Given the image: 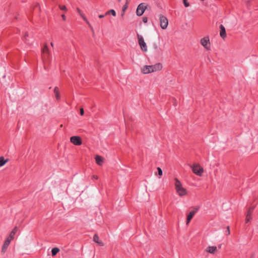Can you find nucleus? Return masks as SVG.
Instances as JSON below:
<instances>
[{
	"label": "nucleus",
	"instance_id": "c85d7f7f",
	"mask_svg": "<svg viewBox=\"0 0 258 258\" xmlns=\"http://www.w3.org/2000/svg\"><path fill=\"white\" fill-rule=\"evenodd\" d=\"M230 233V229H229V226H227V230L226 231V234L227 235H229Z\"/></svg>",
	"mask_w": 258,
	"mask_h": 258
},
{
	"label": "nucleus",
	"instance_id": "9d476101",
	"mask_svg": "<svg viewBox=\"0 0 258 258\" xmlns=\"http://www.w3.org/2000/svg\"><path fill=\"white\" fill-rule=\"evenodd\" d=\"M11 239H10L9 238H7V239L5 241L4 243L3 244V245L2 246V252L4 253L6 251V250L10 245V243L11 242Z\"/></svg>",
	"mask_w": 258,
	"mask_h": 258
},
{
	"label": "nucleus",
	"instance_id": "ddd939ff",
	"mask_svg": "<svg viewBox=\"0 0 258 258\" xmlns=\"http://www.w3.org/2000/svg\"><path fill=\"white\" fill-rule=\"evenodd\" d=\"M54 93L55 97L57 100H59L60 99V95L59 93V90L57 87H55L54 88Z\"/></svg>",
	"mask_w": 258,
	"mask_h": 258
},
{
	"label": "nucleus",
	"instance_id": "20e7f679",
	"mask_svg": "<svg viewBox=\"0 0 258 258\" xmlns=\"http://www.w3.org/2000/svg\"><path fill=\"white\" fill-rule=\"evenodd\" d=\"M190 167L192 168V172L198 176H201L204 172L203 168L199 164H194L190 166Z\"/></svg>",
	"mask_w": 258,
	"mask_h": 258
},
{
	"label": "nucleus",
	"instance_id": "2eb2a0df",
	"mask_svg": "<svg viewBox=\"0 0 258 258\" xmlns=\"http://www.w3.org/2000/svg\"><path fill=\"white\" fill-rule=\"evenodd\" d=\"M217 248L216 246H208L207 249L206 251L210 253L214 254L215 253V252L217 251Z\"/></svg>",
	"mask_w": 258,
	"mask_h": 258
},
{
	"label": "nucleus",
	"instance_id": "0eeeda50",
	"mask_svg": "<svg viewBox=\"0 0 258 258\" xmlns=\"http://www.w3.org/2000/svg\"><path fill=\"white\" fill-rule=\"evenodd\" d=\"M137 36L138 39V42L141 49L143 51L146 52L147 51V46L146 43H145L143 37L141 35H140L139 34H138Z\"/></svg>",
	"mask_w": 258,
	"mask_h": 258
},
{
	"label": "nucleus",
	"instance_id": "1a4fd4ad",
	"mask_svg": "<svg viewBox=\"0 0 258 258\" xmlns=\"http://www.w3.org/2000/svg\"><path fill=\"white\" fill-rule=\"evenodd\" d=\"M194 210L191 211L187 215L186 224H188L194 216L199 210V207H195Z\"/></svg>",
	"mask_w": 258,
	"mask_h": 258
},
{
	"label": "nucleus",
	"instance_id": "bb28decb",
	"mask_svg": "<svg viewBox=\"0 0 258 258\" xmlns=\"http://www.w3.org/2000/svg\"><path fill=\"white\" fill-rule=\"evenodd\" d=\"M158 175L161 176L162 175V170L160 167L157 168Z\"/></svg>",
	"mask_w": 258,
	"mask_h": 258
},
{
	"label": "nucleus",
	"instance_id": "f3484780",
	"mask_svg": "<svg viewBox=\"0 0 258 258\" xmlns=\"http://www.w3.org/2000/svg\"><path fill=\"white\" fill-rule=\"evenodd\" d=\"M253 209H254V207H252V208H250L249 209L248 211L247 212V215L246 217V219H245L246 223H248L251 219V218L250 217V215H251V213L252 212Z\"/></svg>",
	"mask_w": 258,
	"mask_h": 258
},
{
	"label": "nucleus",
	"instance_id": "f03ea898",
	"mask_svg": "<svg viewBox=\"0 0 258 258\" xmlns=\"http://www.w3.org/2000/svg\"><path fill=\"white\" fill-rule=\"evenodd\" d=\"M174 180L175 188L177 194L180 197L185 196L187 194L186 189L182 187L181 183L177 178H175Z\"/></svg>",
	"mask_w": 258,
	"mask_h": 258
},
{
	"label": "nucleus",
	"instance_id": "aec40b11",
	"mask_svg": "<svg viewBox=\"0 0 258 258\" xmlns=\"http://www.w3.org/2000/svg\"><path fill=\"white\" fill-rule=\"evenodd\" d=\"M77 11L84 20H86V17H85V15L83 13L82 11L79 8H77Z\"/></svg>",
	"mask_w": 258,
	"mask_h": 258
},
{
	"label": "nucleus",
	"instance_id": "6ab92c4d",
	"mask_svg": "<svg viewBox=\"0 0 258 258\" xmlns=\"http://www.w3.org/2000/svg\"><path fill=\"white\" fill-rule=\"evenodd\" d=\"M8 161V159L5 160L3 156L0 157V167L4 165Z\"/></svg>",
	"mask_w": 258,
	"mask_h": 258
},
{
	"label": "nucleus",
	"instance_id": "f704fd0d",
	"mask_svg": "<svg viewBox=\"0 0 258 258\" xmlns=\"http://www.w3.org/2000/svg\"><path fill=\"white\" fill-rule=\"evenodd\" d=\"M104 17V15H100L99 16V18H103Z\"/></svg>",
	"mask_w": 258,
	"mask_h": 258
},
{
	"label": "nucleus",
	"instance_id": "a211bd4d",
	"mask_svg": "<svg viewBox=\"0 0 258 258\" xmlns=\"http://www.w3.org/2000/svg\"><path fill=\"white\" fill-rule=\"evenodd\" d=\"M17 227H15L13 229V230L12 231V232H11L10 234V236L8 238H10V239H11V240H12L13 238H14V236L15 235V234H16V233L17 232Z\"/></svg>",
	"mask_w": 258,
	"mask_h": 258
},
{
	"label": "nucleus",
	"instance_id": "412c9836",
	"mask_svg": "<svg viewBox=\"0 0 258 258\" xmlns=\"http://www.w3.org/2000/svg\"><path fill=\"white\" fill-rule=\"evenodd\" d=\"M59 251V249L57 247H54L51 250L52 255H55Z\"/></svg>",
	"mask_w": 258,
	"mask_h": 258
},
{
	"label": "nucleus",
	"instance_id": "7ed1b4c3",
	"mask_svg": "<svg viewBox=\"0 0 258 258\" xmlns=\"http://www.w3.org/2000/svg\"><path fill=\"white\" fill-rule=\"evenodd\" d=\"M200 43L206 50H210L211 49V44L209 37L207 36L202 38Z\"/></svg>",
	"mask_w": 258,
	"mask_h": 258
},
{
	"label": "nucleus",
	"instance_id": "b1692460",
	"mask_svg": "<svg viewBox=\"0 0 258 258\" xmlns=\"http://www.w3.org/2000/svg\"><path fill=\"white\" fill-rule=\"evenodd\" d=\"M58 7H59V8L61 10V11H64V12H66L67 11L68 9L67 8V7L65 6H61V5H58Z\"/></svg>",
	"mask_w": 258,
	"mask_h": 258
},
{
	"label": "nucleus",
	"instance_id": "7c9ffc66",
	"mask_svg": "<svg viewBox=\"0 0 258 258\" xmlns=\"http://www.w3.org/2000/svg\"><path fill=\"white\" fill-rule=\"evenodd\" d=\"M84 109H83V108H82L80 109V114L81 115H84Z\"/></svg>",
	"mask_w": 258,
	"mask_h": 258
},
{
	"label": "nucleus",
	"instance_id": "2f4dec72",
	"mask_svg": "<svg viewBox=\"0 0 258 258\" xmlns=\"http://www.w3.org/2000/svg\"><path fill=\"white\" fill-rule=\"evenodd\" d=\"M98 178V176L94 175L92 176V179H97Z\"/></svg>",
	"mask_w": 258,
	"mask_h": 258
},
{
	"label": "nucleus",
	"instance_id": "423d86ee",
	"mask_svg": "<svg viewBox=\"0 0 258 258\" xmlns=\"http://www.w3.org/2000/svg\"><path fill=\"white\" fill-rule=\"evenodd\" d=\"M147 6L148 5L145 3H141L139 4L136 11L137 15L139 16H142L144 14Z\"/></svg>",
	"mask_w": 258,
	"mask_h": 258
},
{
	"label": "nucleus",
	"instance_id": "6e6552de",
	"mask_svg": "<svg viewBox=\"0 0 258 258\" xmlns=\"http://www.w3.org/2000/svg\"><path fill=\"white\" fill-rule=\"evenodd\" d=\"M70 142L76 146L82 145V139L79 136H72L70 138Z\"/></svg>",
	"mask_w": 258,
	"mask_h": 258
},
{
	"label": "nucleus",
	"instance_id": "c9c22d12",
	"mask_svg": "<svg viewBox=\"0 0 258 258\" xmlns=\"http://www.w3.org/2000/svg\"><path fill=\"white\" fill-rule=\"evenodd\" d=\"M50 45H51V46L52 47H53V43H52V42H51Z\"/></svg>",
	"mask_w": 258,
	"mask_h": 258
},
{
	"label": "nucleus",
	"instance_id": "4be33fe9",
	"mask_svg": "<svg viewBox=\"0 0 258 258\" xmlns=\"http://www.w3.org/2000/svg\"><path fill=\"white\" fill-rule=\"evenodd\" d=\"M48 52H49V50H48V46L46 44H45L43 49H42V53H47Z\"/></svg>",
	"mask_w": 258,
	"mask_h": 258
},
{
	"label": "nucleus",
	"instance_id": "39448f33",
	"mask_svg": "<svg viewBox=\"0 0 258 258\" xmlns=\"http://www.w3.org/2000/svg\"><path fill=\"white\" fill-rule=\"evenodd\" d=\"M159 19H160V25L161 28L162 29H166L168 26V20L167 18L165 16H164L162 15H160Z\"/></svg>",
	"mask_w": 258,
	"mask_h": 258
},
{
	"label": "nucleus",
	"instance_id": "72a5a7b5",
	"mask_svg": "<svg viewBox=\"0 0 258 258\" xmlns=\"http://www.w3.org/2000/svg\"><path fill=\"white\" fill-rule=\"evenodd\" d=\"M84 21L86 22V23H87V24L89 26H90V24L89 22H88V21L87 20V19H86V20H84Z\"/></svg>",
	"mask_w": 258,
	"mask_h": 258
},
{
	"label": "nucleus",
	"instance_id": "dca6fc26",
	"mask_svg": "<svg viewBox=\"0 0 258 258\" xmlns=\"http://www.w3.org/2000/svg\"><path fill=\"white\" fill-rule=\"evenodd\" d=\"M95 160H96V163L98 165H102L103 163L104 159L102 157L99 156V155H97L95 157Z\"/></svg>",
	"mask_w": 258,
	"mask_h": 258
},
{
	"label": "nucleus",
	"instance_id": "c756f323",
	"mask_svg": "<svg viewBox=\"0 0 258 258\" xmlns=\"http://www.w3.org/2000/svg\"><path fill=\"white\" fill-rule=\"evenodd\" d=\"M143 21L144 23H146L148 21V18L146 17H144L143 18Z\"/></svg>",
	"mask_w": 258,
	"mask_h": 258
},
{
	"label": "nucleus",
	"instance_id": "f257e3e1",
	"mask_svg": "<svg viewBox=\"0 0 258 258\" xmlns=\"http://www.w3.org/2000/svg\"><path fill=\"white\" fill-rule=\"evenodd\" d=\"M162 68V65L160 63H156L154 65L145 66L142 69V72L145 74L157 72L161 70Z\"/></svg>",
	"mask_w": 258,
	"mask_h": 258
},
{
	"label": "nucleus",
	"instance_id": "4c0bfd02",
	"mask_svg": "<svg viewBox=\"0 0 258 258\" xmlns=\"http://www.w3.org/2000/svg\"><path fill=\"white\" fill-rule=\"evenodd\" d=\"M119 1H120L121 0H118Z\"/></svg>",
	"mask_w": 258,
	"mask_h": 258
},
{
	"label": "nucleus",
	"instance_id": "473e14b6",
	"mask_svg": "<svg viewBox=\"0 0 258 258\" xmlns=\"http://www.w3.org/2000/svg\"><path fill=\"white\" fill-rule=\"evenodd\" d=\"M61 18H62L63 20L65 21L66 20V17L64 15H61Z\"/></svg>",
	"mask_w": 258,
	"mask_h": 258
},
{
	"label": "nucleus",
	"instance_id": "393cba45",
	"mask_svg": "<svg viewBox=\"0 0 258 258\" xmlns=\"http://www.w3.org/2000/svg\"><path fill=\"white\" fill-rule=\"evenodd\" d=\"M28 36V33L25 32L24 35L23 36V40L27 43H29V42L27 41L26 37Z\"/></svg>",
	"mask_w": 258,
	"mask_h": 258
},
{
	"label": "nucleus",
	"instance_id": "9b49d317",
	"mask_svg": "<svg viewBox=\"0 0 258 258\" xmlns=\"http://www.w3.org/2000/svg\"><path fill=\"white\" fill-rule=\"evenodd\" d=\"M220 36L222 38L224 39L226 37L225 28L223 25H220Z\"/></svg>",
	"mask_w": 258,
	"mask_h": 258
},
{
	"label": "nucleus",
	"instance_id": "4468645a",
	"mask_svg": "<svg viewBox=\"0 0 258 258\" xmlns=\"http://www.w3.org/2000/svg\"><path fill=\"white\" fill-rule=\"evenodd\" d=\"M42 57L43 60L44 61L49 62L50 61L49 52H48V53H42Z\"/></svg>",
	"mask_w": 258,
	"mask_h": 258
},
{
	"label": "nucleus",
	"instance_id": "a878e982",
	"mask_svg": "<svg viewBox=\"0 0 258 258\" xmlns=\"http://www.w3.org/2000/svg\"><path fill=\"white\" fill-rule=\"evenodd\" d=\"M128 7V6H127V4L126 3L123 7H122V11L123 12V13H124L126 10L127 9Z\"/></svg>",
	"mask_w": 258,
	"mask_h": 258
},
{
	"label": "nucleus",
	"instance_id": "e433bc0d",
	"mask_svg": "<svg viewBox=\"0 0 258 258\" xmlns=\"http://www.w3.org/2000/svg\"><path fill=\"white\" fill-rule=\"evenodd\" d=\"M253 257H254V256H253V255H252V256L250 257V258H254Z\"/></svg>",
	"mask_w": 258,
	"mask_h": 258
},
{
	"label": "nucleus",
	"instance_id": "f8f14e48",
	"mask_svg": "<svg viewBox=\"0 0 258 258\" xmlns=\"http://www.w3.org/2000/svg\"><path fill=\"white\" fill-rule=\"evenodd\" d=\"M93 241L98 243L99 245L101 246H103L104 243L102 242L101 240L99 239V236L97 234H95L93 236Z\"/></svg>",
	"mask_w": 258,
	"mask_h": 258
},
{
	"label": "nucleus",
	"instance_id": "cd10ccee",
	"mask_svg": "<svg viewBox=\"0 0 258 258\" xmlns=\"http://www.w3.org/2000/svg\"><path fill=\"white\" fill-rule=\"evenodd\" d=\"M183 3L185 7H188L189 6V3L187 2V0H183Z\"/></svg>",
	"mask_w": 258,
	"mask_h": 258
},
{
	"label": "nucleus",
	"instance_id": "5701e85b",
	"mask_svg": "<svg viewBox=\"0 0 258 258\" xmlns=\"http://www.w3.org/2000/svg\"><path fill=\"white\" fill-rule=\"evenodd\" d=\"M109 14H111L113 16H116V13H115V11L113 10H110L109 11H107L105 15Z\"/></svg>",
	"mask_w": 258,
	"mask_h": 258
}]
</instances>
